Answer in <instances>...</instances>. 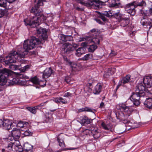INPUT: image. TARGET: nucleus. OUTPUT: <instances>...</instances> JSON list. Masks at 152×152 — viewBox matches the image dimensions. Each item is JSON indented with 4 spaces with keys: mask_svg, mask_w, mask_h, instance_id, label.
Here are the masks:
<instances>
[{
    "mask_svg": "<svg viewBox=\"0 0 152 152\" xmlns=\"http://www.w3.org/2000/svg\"><path fill=\"white\" fill-rule=\"evenodd\" d=\"M35 6L31 10V12L36 15L29 19H26L24 21L26 25H29L32 27L38 26L41 22L46 20V18L43 14L42 10L39 6L43 5L42 0H35Z\"/></svg>",
    "mask_w": 152,
    "mask_h": 152,
    "instance_id": "nucleus-1",
    "label": "nucleus"
},
{
    "mask_svg": "<svg viewBox=\"0 0 152 152\" xmlns=\"http://www.w3.org/2000/svg\"><path fill=\"white\" fill-rule=\"evenodd\" d=\"M33 39L30 41H27L24 42L23 44V48H19L18 51H12L8 56L5 57L6 60L4 62L6 64L9 65L11 63H15L16 59L18 57L24 58L26 55L29 50L33 49L35 46V40L34 41Z\"/></svg>",
    "mask_w": 152,
    "mask_h": 152,
    "instance_id": "nucleus-2",
    "label": "nucleus"
},
{
    "mask_svg": "<svg viewBox=\"0 0 152 152\" xmlns=\"http://www.w3.org/2000/svg\"><path fill=\"white\" fill-rule=\"evenodd\" d=\"M37 32L38 34V36L39 37V39L36 38L35 37H32L30 40L28 39L24 41V42L27 41H30L33 39L34 41L35 40H36L35 42V46L34 47L33 49L36 47L37 44H39L41 43H43L44 42V40L46 39L47 37V35L46 34L47 31L46 29L40 28L37 30Z\"/></svg>",
    "mask_w": 152,
    "mask_h": 152,
    "instance_id": "nucleus-3",
    "label": "nucleus"
},
{
    "mask_svg": "<svg viewBox=\"0 0 152 152\" xmlns=\"http://www.w3.org/2000/svg\"><path fill=\"white\" fill-rule=\"evenodd\" d=\"M12 137H9L7 139H3V141H2L4 144V147L7 151H10L12 150V148H15V147H18L19 145H20V143L18 140L14 139V140H11Z\"/></svg>",
    "mask_w": 152,
    "mask_h": 152,
    "instance_id": "nucleus-4",
    "label": "nucleus"
},
{
    "mask_svg": "<svg viewBox=\"0 0 152 152\" xmlns=\"http://www.w3.org/2000/svg\"><path fill=\"white\" fill-rule=\"evenodd\" d=\"M11 75L10 71L8 69H4L0 71V85H4L8 82L7 77Z\"/></svg>",
    "mask_w": 152,
    "mask_h": 152,
    "instance_id": "nucleus-5",
    "label": "nucleus"
},
{
    "mask_svg": "<svg viewBox=\"0 0 152 152\" xmlns=\"http://www.w3.org/2000/svg\"><path fill=\"white\" fill-rule=\"evenodd\" d=\"M77 46V45L74 43H65L63 45L62 51L64 54H69L74 50Z\"/></svg>",
    "mask_w": 152,
    "mask_h": 152,
    "instance_id": "nucleus-6",
    "label": "nucleus"
},
{
    "mask_svg": "<svg viewBox=\"0 0 152 152\" xmlns=\"http://www.w3.org/2000/svg\"><path fill=\"white\" fill-rule=\"evenodd\" d=\"M115 16H117V18H119L121 26L125 27L129 24L130 20L129 18L123 16L119 12L115 13Z\"/></svg>",
    "mask_w": 152,
    "mask_h": 152,
    "instance_id": "nucleus-7",
    "label": "nucleus"
},
{
    "mask_svg": "<svg viewBox=\"0 0 152 152\" xmlns=\"http://www.w3.org/2000/svg\"><path fill=\"white\" fill-rule=\"evenodd\" d=\"M141 94H138L135 93H133L130 96V99L132 101L134 105L135 106L138 105L140 104V97L143 96H141Z\"/></svg>",
    "mask_w": 152,
    "mask_h": 152,
    "instance_id": "nucleus-8",
    "label": "nucleus"
},
{
    "mask_svg": "<svg viewBox=\"0 0 152 152\" xmlns=\"http://www.w3.org/2000/svg\"><path fill=\"white\" fill-rule=\"evenodd\" d=\"M135 7H136L133 3H130L126 5L125 10L130 15H134L135 13Z\"/></svg>",
    "mask_w": 152,
    "mask_h": 152,
    "instance_id": "nucleus-9",
    "label": "nucleus"
},
{
    "mask_svg": "<svg viewBox=\"0 0 152 152\" xmlns=\"http://www.w3.org/2000/svg\"><path fill=\"white\" fill-rule=\"evenodd\" d=\"M145 85L140 83L138 84L137 86V88L136 89V93L138 94H141V96H144L145 94Z\"/></svg>",
    "mask_w": 152,
    "mask_h": 152,
    "instance_id": "nucleus-10",
    "label": "nucleus"
},
{
    "mask_svg": "<svg viewBox=\"0 0 152 152\" xmlns=\"http://www.w3.org/2000/svg\"><path fill=\"white\" fill-rule=\"evenodd\" d=\"M144 85L148 88L152 86V77L151 76H145L143 78Z\"/></svg>",
    "mask_w": 152,
    "mask_h": 152,
    "instance_id": "nucleus-11",
    "label": "nucleus"
},
{
    "mask_svg": "<svg viewBox=\"0 0 152 152\" xmlns=\"http://www.w3.org/2000/svg\"><path fill=\"white\" fill-rule=\"evenodd\" d=\"M87 39L88 41V42H84L82 43L83 45L84 46H86L87 45V43H88V42L91 43L93 42L94 44H99L100 41V39L99 37L97 36H95L92 38L88 37L87 38Z\"/></svg>",
    "mask_w": 152,
    "mask_h": 152,
    "instance_id": "nucleus-12",
    "label": "nucleus"
},
{
    "mask_svg": "<svg viewBox=\"0 0 152 152\" xmlns=\"http://www.w3.org/2000/svg\"><path fill=\"white\" fill-rule=\"evenodd\" d=\"M12 138L18 140L20 137L21 133L20 131L18 129L13 128L11 131Z\"/></svg>",
    "mask_w": 152,
    "mask_h": 152,
    "instance_id": "nucleus-13",
    "label": "nucleus"
},
{
    "mask_svg": "<svg viewBox=\"0 0 152 152\" xmlns=\"http://www.w3.org/2000/svg\"><path fill=\"white\" fill-rule=\"evenodd\" d=\"M117 118L120 120L124 121L125 122L126 119L128 118V115H125L121 111L117 112L115 113ZM126 123H128V121L126 122Z\"/></svg>",
    "mask_w": 152,
    "mask_h": 152,
    "instance_id": "nucleus-14",
    "label": "nucleus"
},
{
    "mask_svg": "<svg viewBox=\"0 0 152 152\" xmlns=\"http://www.w3.org/2000/svg\"><path fill=\"white\" fill-rule=\"evenodd\" d=\"M2 124V126L3 127L4 129L7 130L11 129L13 127L12 122L9 120L3 121Z\"/></svg>",
    "mask_w": 152,
    "mask_h": 152,
    "instance_id": "nucleus-15",
    "label": "nucleus"
},
{
    "mask_svg": "<svg viewBox=\"0 0 152 152\" xmlns=\"http://www.w3.org/2000/svg\"><path fill=\"white\" fill-rule=\"evenodd\" d=\"M117 109L124 111L125 112H131L132 110L130 107H128L126 106L123 103L119 104L117 106Z\"/></svg>",
    "mask_w": 152,
    "mask_h": 152,
    "instance_id": "nucleus-16",
    "label": "nucleus"
},
{
    "mask_svg": "<svg viewBox=\"0 0 152 152\" xmlns=\"http://www.w3.org/2000/svg\"><path fill=\"white\" fill-rule=\"evenodd\" d=\"M80 120L81 124L84 126L90 124L92 121L91 119L88 118L86 116L80 117Z\"/></svg>",
    "mask_w": 152,
    "mask_h": 152,
    "instance_id": "nucleus-17",
    "label": "nucleus"
},
{
    "mask_svg": "<svg viewBox=\"0 0 152 152\" xmlns=\"http://www.w3.org/2000/svg\"><path fill=\"white\" fill-rule=\"evenodd\" d=\"M152 19L149 18L147 19L143 18L140 21L141 24L143 26H148L150 25L152 23Z\"/></svg>",
    "mask_w": 152,
    "mask_h": 152,
    "instance_id": "nucleus-18",
    "label": "nucleus"
},
{
    "mask_svg": "<svg viewBox=\"0 0 152 152\" xmlns=\"http://www.w3.org/2000/svg\"><path fill=\"white\" fill-rule=\"evenodd\" d=\"M86 131H88L89 133H91L93 135L94 138H97L100 136V133L97 132L96 129H94L91 130L86 129Z\"/></svg>",
    "mask_w": 152,
    "mask_h": 152,
    "instance_id": "nucleus-19",
    "label": "nucleus"
},
{
    "mask_svg": "<svg viewBox=\"0 0 152 152\" xmlns=\"http://www.w3.org/2000/svg\"><path fill=\"white\" fill-rule=\"evenodd\" d=\"M145 107L147 108L152 109V98H148L146 99L144 103Z\"/></svg>",
    "mask_w": 152,
    "mask_h": 152,
    "instance_id": "nucleus-20",
    "label": "nucleus"
},
{
    "mask_svg": "<svg viewBox=\"0 0 152 152\" xmlns=\"http://www.w3.org/2000/svg\"><path fill=\"white\" fill-rule=\"evenodd\" d=\"M52 73V70L50 68L46 69L44 71L43 77L47 78L50 76Z\"/></svg>",
    "mask_w": 152,
    "mask_h": 152,
    "instance_id": "nucleus-21",
    "label": "nucleus"
},
{
    "mask_svg": "<svg viewBox=\"0 0 152 152\" xmlns=\"http://www.w3.org/2000/svg\"><path fill=\"white\" fill-rule=\"evenodd\" d=\"M101 125L103 129L106 130H110L111 131H112L111 129L113 126L111 124H107L105 122H103L101 123Z\"/></svg>",
    "mask_w": 152,
    "mask_h": 152,
    "instance_id": "nucleus-22",
    "label": "nucleus"
},
{
    "mask_svg": "<svg viewBox=\"0 0 152 152\" xmlns=\"http://www.w3.org/2000/svg\"><path fill=\"white\" fill-rule=\"evenodd\" d=\"M132 81L130 79V76L129 75H127L121 79V83L120 84V85L128 83L129 81Z\"/></svg>",
    "mask_w": 152,
    "mask_h": 152,
    "instance_id": "nucleus-23",
    "label": "nucleus"
},
{
    "mask_svg": "<svg viewBox=\"0 0 152 152\" xmlns=\"http://www.w3.org/2000/svg\"><path fill=\"white\" fill-rule=\"evenodd\" d=\"M11 79H8V83H9V85H12L19 83V79L17 77L16 78H12V77H11Z\"/></svg>",
    "mask_w": 152,
    "mask_h": 152,
    "instance_id": "nucleus-24",
    "label": "nucleus"
},
{
    "mask_svg": "<svg viewBox=\"0 0 152 152\" xmlns=\"http://www.w3.org/2000/svg\"><path fill=\"white\" fill-rule=\"evenodd\" d=\"M101 86L100 83H98L94 88L93 90V93L95 94H98L101 92Z\"/></svg>",
    "mask_w": 152,
    "mask_h": 152,
    "instance_id": "nucleus-25",
    "label": "nucleus"
},
{
    "mask_svg": "<svg viewBox=\"0 0 152 152\" xmlns=\"http://www.w3.org/2000/svg\"><path fill=\"white\" fill-rule=\"evenodd\" d=\"M57 141L59 143V145L61 147L64 148L65 147V144L64 141V140L62 138V137L61 136H59L57 137Z\"/></svg>",
    "mask_w": 152,
    "mask_h": 152,
    "instance_id": "nucleus-26",
    "label": "nucleus"
},
{
    "mask_svg": "<svg viewBox=\"0 0 152 152\" xmlns=\"http://www.w3.org/2000/svg\"><path fill=\"white\" fill-rule=\"evenodd\" d=\"M103 15L107 17H112L113 15H114L115 17L116 18L117 16H115V13H113L111 10H109L108 11H104L102 13Z\"/></svg>",
    "mask_w": 152,
    "mask_h": 152,
    "instance_id": "nucleus-27",
    "label": "nucleus"
},
{
    "mask_svg": "<svg viewBox=\"0 0 152 152\" xmlns=\"http://www.w3.org/2000/svg\"><path fill=\"white\" fill-rule=\"evenodd\" d=\"M84 48H80L76 50L75 54L77 56L79 57L84 53Z\"/></svg>",
    "mask_w": 152,
    "mask_h": 152,
    "instance_id": "nucleus-28",
    "label": "nucleus"
},
{
    "mask_svg": "<svg viewBox=\"0 0 152 152\" xmlns=\"http://www.w3.org/2000/svg\"><path fill=\"white\" fill-rule=\"evenodd\" d=\"M33 148L32 146L28 143H26L24 145V149L27 151H28L31 150Z\"/></svg>",
    "mask_w": 152,
    "mask_h": 152,
    "instance_id": "nucleus-29",
    "label": "nucleus"
},
{
    "mask_svg": "<svg viewBox=\"0 0 152 152\" xmlns=\"http://www.w3.org/2000/svg\"><path fill=\"white\" fill-rule=\"evenodd\" d=\"M26 109L33 114H35L36 113V110L38 109L37 107H36V106L33 107H26Z\"/></svg>",
    "mask_w": 152,
    "mask_h": 152,
    "instance_id": "nucleus-30",
    "label": "nucleus"
},
{
    "mask_svg": "<svg viewBox=\"0 0 152 152\" xmlns=\"http://www.w3.org/2000/svg\"><path fill=\"white\" fill-rule=\"evenodd\" d=\"M133 3L136 7L138 6H145L146 5L145 2L143 1H142L141 2H134Z\"/></svg>",
    "mask_w": 152,
    "mask_h": 152,
    "instance_id": "nucleus-31",
    "label": "nucleus"
},
{
    "mask_svg": "<svg viewBox=\"0 0 152 152\" xmlns=\"http://www.w3.org/2000/svg\"><path fill=\"white\" fill-rule=\"evenodd\" d=\"M29 81L35 84H39V80L36 76L31 78Z\"/></svg>",
    "mask_w": 152,
    "mask_h": 152,
    "instance_id": "nucleus-32",
    "label": "nucleus"
},
{
    "mask_svg": "<svg viewBox=\"0 0 152 152\" xmlns=\"http://www.w3.org/2000/svg\"><path fill=\"white\" fill-rule=\"evenodd\" d=\"M7 5V1L6 0H0V6L6 8Z\"/></svg>",
    "mask_w": 152,
    "mask_h": 152,
    "instance_id": "nucleus-33",
    "label": "nucleus"
},
{
    "mask_svg": "<svg viewBox=\"0 0 152 152\" xmlns=\"http://www.w3.org/2000/svg\"><path fill=\"white\" fill-rule=\"evenodd\" d=\"M94 110H92L90 108H89L87 107H86L85 108H82L80 109L79 110L80 111H88V112H90L94 113Z\"/></svg>",
    "mask_w": 152,
    "mask_h": 152,
    "instance_id": "nucleus-34",
    "label": "nucleus"
},
{
    "mask_svg": "<svg viewBox=\"0 0 152 152\" xmlns=\"http://www.w3.org/2000/svg\"><path fill=\"white\" fill-rule=\"evenodd\" d=\"M97 48V46L94 44L90 45V47L89 48V51L90 52H94L96 49Z\"/></svg>",
    "mask_w": 152,
    "mask_h": 152,
    "instance_id": "nucleus-35",
    "label": "nucleus"
},
{
    "mask_svg": "<svg viewBox=\"0 0 152 152\" xmlns=\"http://www.w3.org/2000/svg\"><path fill=\"white\" fill-rule=\"evenodd\" d=\"M92 57V55L90 54H88L85 55L82 59L83 60L86 61L91 59Z\"/></svg>",
    "mask_w": 152,
    "mask_h": 152,
    "instance_id": "nucleus-36",
    "label": "nucleus"
},
{
    "mask_svg": "<svg viewBox=\"0 0 152 152\" xmlns=\"http://www.w3.org/2000/svg\"><path fill=\"white\" fill-rule=\"evenodd\" d=\"M23 132L24 131L22 134L26 136H31L32 135V133L29 130H27L26 131H24L22 130Z\"/></svg>",
    "mask_w": 152,
    "mask_h": 152,
    "instance_id": "nucleus-37",
    "label": "nucleus"
},
{
    "mask_svg": "<svg viewBox=\"0 0 152 152\" xmlns=\"http://www.w3.org/2000/svg\"><path fill=\"white\" fill-rule=\"evenodd\" d=\"M30 68V66L28 65L25 66L23 67L20 69V71L22 72H24L25 71L28 70Z\"/></svg>",
    "mask_w": 152,
    "mask_h": 152,
    "instance_id": "nucleus-38",
    "label": "nucleus"
},
{
    "mask_svg": "<svg viewBox=\"0 0 152 152\" xmlns=\"http://www.w3.org/2000/svg\"><path fill=\"white\" fill-rule=\"evenodd\" d=\"M99 14V17L101 18L103 21H106L107 20V18L105 17L104 15H103L102 13H100L99 12H98Z\"/></svg>",
    "mask_w": 152,
    "mask_h": 152,
    "instance_id": "nucleus-39",
    "label": "nucleus"
},
{
    "mask_svg": "<svg viewBox=\"0 0 152 152\" xmlns=\"http://www.w3.org/2000/svg\"><path fill=\"white\" fill-rule=\"evenodd\" d=\"M14 149L16 152H22L23 151V149L21 145H19L18 147H15Z\"/></svg>",
    "mask_w": 152,
    "mask_h": 152,
    "instance_id": "nucleus-40",
    "label": "nucleus"
},
{
    "mask_svg": "<svg viewBox=\"0 0 152 152\" xmlns=\"http://www.w3.org/2000/svg\"><path fill=\"white\" fill-rule=\"evenodd\" d=\"M18 84L22 86L25 85L26 84V81L25 79H22V80L19 79V83Z\"/></svg>",
    "mask_w": 152,
    "mask_h": 152,
    "instance_id": "nucleus-41",
    "label": "nucleus"
},
{
    "mask_svg": "<svg viewBox=\"0 0 152 152\" xmlns=\"http://www.w3.org/2000/svg\"><path fill=\"white\" fill-rule=\"evenodd\" d=\"M59 37L60 40L64 42H66V35L60 34L59 35Z\"/></svg>",
    "mask_w": 152,
    "mask_h": 152,
    "instance_id": "nucleus-42",
    "label": "nucleus"
},
{
    "mask_svg": "<svg viewBox=\"0 0 152 152\" xmlns=\"http://www.w3.org/2000/svg\"><path fill=\"white\" fill-rule=\"evenodd\" d=\"M73 38L70 35H66V41H71L72 40Z\"/></svg>",
    "mask_w": 152,
    "mask_h": 152,
    "instance_id": "nucleus-43",
    "label": "nucleus"
},
{
    "mask_svg": "<svg viewBox=\"0 0 152 152\" xmlns=\"http://www.w3.org/2000/svg\"><path fill=\"white\" fill-rule=\"evenodd\" d=\"M23 121H20L17 125V127L20 128H23Z\"/></svg>",
    "mask_w": 152,
    "mask_h": 152,
    "instance_id": "nucleus-44",
    "label": "nucleus"
},
{
    "mask_svg": "<svg viewBox=\"0 0 152 152\" xmlns=\"http://www.w3.org/2000/svg\"><path fill=\"white\" fill-rule=\"evenodd\" d=\"M15 73L18 78H22L24 77L23 75L20 73L17 72Z\"/></svg>",
    "mask_w": 152,
    "mask_h": 152,
    "instance_id": "nucleus-45",
    "label": "nucleus"
},
{
    "mask_svg": "<svg viewBox=\"0 0 152 152\" xmlns=\"http://www.w3.org/2000/svg\"><path fill=\"white\" fill-rule=\"evenodd\" d=\"M117 54V53L113 50H111V52L109 54L110 57L113 56Z\"/></svg>",
    "mask_w": 152,
    "mask_h": 152,
    "instance_id": "nucleus-46",
    "label": "nucleus"
},
{
    "mask_svg": "<svg viewBox=\"0 0 152 152\" xmlns=\"http://www.w3.org/2000/svg\"><path fill=\"white\" fill-rule=\"evenodd\" d=\"M61 97H58L57 98H55L54 99V101L56 103H59L61 102Z\"/></svg>",
    "mask_w": 152,
    "mask_h": 152,
    "instance_id": "nucleus-47",
    "label": "nucleus"
},
{
    "mask_svg": "<svg viewBox=\"0 0 152 152\" xmlns=\"http://www.w3.org/2000/svg\"><path fill=\"white\" fill-rule=\"evenodd\" d=\"M65 80L67 83L69 84L71 83V80L70 78L69 77H66L65 78Z\"/></svg>",
    "mask_w": 152,
    "mask_h": 152,
    "instance_id": "nucleus-48",
    "label": "nucleus"
},
{
    "mask_svg": "<svg viewBox=\"0 0 152 152\" xmlns=\"http://www.w3.org/2000/svg\"><path fill=\"white\" fill-rule=\"evenodd\" d=\"M120 4L119 3H115V4H111V6L112 7H118Z\"/></svg>",
    "mask_w": 152,
    "mask_h": 152,
    "instance_id": "nucleus-49",
    "label": "nucleus"
},
{
    "mask_svg": "<svg viewBox=\"0 0 152 152\" xmlns=\"http://www.w3.org/2000/svg\"><path fill=\"white\" fill-rule=\"evenodd\" d=\"M4 14V10L0 9V18L2 17Z\"/></svg>",
    "mask_w": 152,
    "mask_h": 152,
    "instance_id": "nucleus-50",
    "label": "nucleus"
},
{
    "mask_svg": "<svg viewBox=\"0 0 152 152\" xmlns=\"http://www.w3.org/2000/svg\"><path fill=\"white\" fill-rule=\"evenodd\" d=\"M29 125L28 123L26 121H23V128H26Z\"/></svg>",
    "mask_w": 152,
    "mask_h": 152,
    "instance_id": "nucleus-51",
    "label": "nucleus"
},
{
    "mask_svg": "<svg viewBox=\"0 0 152 152\" xmlns=\"http://www.w3.org/2000/svg\"><path fill=\"white\" fill-rule=\"evenodd\" d=\"M61 102H62L63 104H66L67 103V101L65 99H64L61 97Z\"/></svg>",
    "mask_w": 152,
    "mask_h": 152,
    "instance_id": "nucleus-52",
    "label": "nucleus"
},
{
    "mask_svg": "<svg viewBox=\"0 0 152 152\" xmlns=\"http://www.w3.org/2000/svg\"><path fill=\"white\" fill-rule=\"evenodd\" d=\"M45 103H43L40 104L36 106V107H37L38 109L39 108L42 106H44L45 105Z\"/></svg>",
    "mask_w": 152,
    "mask_h": 152,
    "instance_id": "nucleus-53",
    "label": "nucleus"
},
{
    "mask_svg": "<svg viewBox=\"0 0 152 152\" xmlns=\"http://www.w3.org/2000/svg\"><path fill=\"white\" fill-rule=\"evenodd\" d=\"M71 94L69 92H67L65 94L64 96L66 97H68L69 96H71Z\"/></svg>",
    "mask_w": 152,
    "mask_h": 152,
    "instance_id": "nucleus-54",
    "label": "nucleus"
},
{
    "mask_svg": "<svg viewBox=\"0 0 152 152\" xmlns=\"http://www.w3.org/2000/svg\"><path fill=\"white\" fill-rule=\"evenodd\" d=\"M91 31L92 33H94V34H96L97 33L98 31L96 29L94 28L91 30Z\"/></svg>",
    "mask_w": 152,
    "mask_h": 152,
    "instance_id": "nucleus-55",
    "label": "nucleus"
},
{
    "mask_svg": "<svg viewBox=\"0 0 152 152\" xmlns=\"http://www.w3.org/2000/svg\"><path fill=\"white\" fill-rule=\"evenodd\" d=\"M104 102H102L101 103L99 107L100 108H104Z\"/></svg>",
    "mask_w": 152,
    "mask_h": 152,
    "instance_id": "nucleus-56",
    "label": "nucleus"
},
{
    "mask_svg": "<svg viewBox=\"0 0 152 152\" xmlns=\"http://www.w3.org/2000/svg\"><path fill=\"white\" fill-rule=\"evenodd\" d=\"M77 2L78 3H79L85 5V3L84 2V1L83 0H78Z\"/></svg>",
    "mask_w": 152,
    "mask_h": 152,
    "instance_id": "nucleus-57",
    "label": "nucleus"
},
{
    "mask_svg": "<svg viewBox=\"0 0 152 152\" xmlns=\"http://www.w3.org/2000/svg\"><path fill=\"white\" fill-rule=\"evenodd\" d=\"M5 59V58L2 56H0V62H2Z\"/></svg>",
    "mask_w": 152,
    "mask_h": 152,
    "instance_id": "nucleus-58",
    "label": "nucleus"
},
{
    "mask_svg": "<svg viewBox=\"0 0 152 152\" xmlns=\"http://www.w3.org/2000/svg\"><path fill=\"white\" fill-rule=\"evenodd\" d=\"M7 1V4L8 3H12L15 0H6Z\"/></svg>",
    "mask_w": 152,
    "mask_h": 152,
    "instance_id": "nucleus-59",
    "label": "nucleus"
},
{
    "mask_svg": "<svg viewBox=\"0 0 152 152\" xmlns=\"http://www.w3.org/2000/svg\"><path fill=\"white\" fill-rule=\"evenodd\" d=\"M3 141V139L1 140L0 138V145H1V146H4V144H2L3 143L2 142V141Z\"/></svg>",
    "mask_w": 152,
    "mask_h": 152,
    "instance_id": "nucleus-60",
    "label": "nucleus"
},
{
    "mask_svg": "<svg viewBox=\"0 0 152 152\" xmlns=\"http://www.w3.org/2000/svg\"><path fill=\"white\" fill-rule=\"evenodd\" d=\"M2 123H3V121L0 119V127L2 126Z\"/></svg>",
    "mask_w": 152,
    "mask_h": 152,
    "instance_id": "nucleus-61",
    "label": "nucleus"
},
{
    "mask_svg": "<svg viewBox=\"0 0 152 152\" xmlns=\"http://www.w3.org/2000/svg\"><path fill=\"white\" fill-rule=\"evenodd\" d=\"M101 2L103 3H105L107 2L108 0H100Z\"/></svg>",
    "mask_w": 152,
    "mask_h": 152,
    "instance_id": "nucleus-62",
    "label": "nucleus"
},
{
    "mask_svg": "<svg viewBox=\"0 0 152 152\" xmlns=\"http://www.w3.org/2000/svg\"><path fill=\"white\" fill-rule=\"evenodd\" d=\"M149 30L152 32V25H151L149 28Z\"/></svg>",
    "mask_w": 152,
    "mask_h": 152,
    "instance_id": "nucleus-63",
    "label": "nucleus"
},
{
    "mask_svg": "<svg viewBox=\"0 0 152 152\" xmlns=\"http://www.w3.org/2000/svg\"><path fill=\"white\" fill-rule=\"evenodd\" d=\"M64 58L65 61H68V60L67 59V58H66L65 56L64 57Z\"/></svg>",
    "mask_w": 152,
    "mask_h": 152,
    "instance_id": "nucleus-64",
    "label": "nucleus"
}]
</instances>
